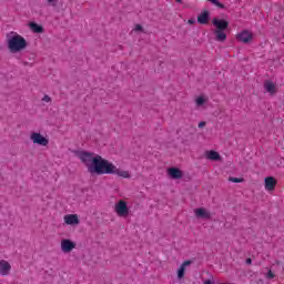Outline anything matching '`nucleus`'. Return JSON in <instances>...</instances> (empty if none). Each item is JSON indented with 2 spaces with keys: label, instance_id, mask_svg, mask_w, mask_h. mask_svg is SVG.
Returning <instances> with one entry per match:
<instances>
[{
  "label": "nucleus",
  "instance_id": "1",
  "mask_svg": "<svg viewBox=\"0 0 284 284\" xmlns=\"http://www.w3.org/2000/svg\"><path fill=\"white\" fill-rule=\"evenodd\" d=\"M75 156L80 159L81 163L85 165L89 174H116L122 179H130V172L121 171L109 160L103 159L101 155L90 151H77Z\"/></svg>",
  "mask_w": 284,
  "mask_h": 284
},
{
  "label": "nucleus",
  "instance_id": "2",
  "mask_svg": "<svg viewBox=\"0 0 284 284\" xmlns=\"http://www.w3.org/2000/svg\"><path fill=\"white\" fill-rule=\"evenodd\" d=\"M8 50L12 54H17V52H22V50H26L28 48V41L23 36H19L18 33H14L11 38L8 39L7 42Z\"/></svg>",
  "mask_w": 284,
  "mask_h": 284
},
{
  "label": "nucleus",
  "instance_id": "3",
  "mask_svg": "<svg viewBox=\"0 0 284 284\" xmlns=\"http://www.w3.org/2000/svg\"><path fill=\"white\" fill-rule=\"evenodd\" d=\"M212 23L215 27V41H220L221 43L226 41L227 34L225 33V30L230 28V22L227 20H220L219 18H213Z\"/></svg>",
  "mask_w": 284,
  "mask_h": 284
},
{
  "label": "nucleus",
  "instance_id": "4",
  "mask_svg": "<svg viewBox=\"0 0 284 284\" xmlns=\"http://www.w3.org/2000/svg\"><path fill=\"white\" fill-rule=\"evenodd\" d=\"M114 212L118 214V216H121L125 219L130 214V209L128 207V202L120 200L115 204Z\"/></svg>",
  "mask_w": 284,
  "mask_h": 284
},
{
  "label": "nucleus",
  "instance_id": "5",
  "mask_svg": "<svg viewBox=\"0 0 284 284\" xmlns=\"http://www.w3.org/2000/svg\"><path fill=\"white\" fill-rule=\"evenodd\" d=\"M30 139H31L32 143H34L36 145L45 146V145H48V143H50V140L48 138L43 136V134H41L39 132L31 133Z\"/></svg>",
  "mask_w": 284,
  "mask_h": 284
},
{
  "label": "nucleus",
  "instance_id": "6",
  "mask_svg": "<svg viewBox=\"0 0 284 284\" xmlns=\"http://www.w3.org/2000/svg\"><path fill=\"white\" fill-rule=\"evenodd\" d=\"M77 247V243L72 242L71 240L64 239L61 241V250L64 254H70Z\"/></svg>",
  "mask_w": 284,
  "mask_h": 284
},
{
  "label": "nucleus",
  "instance_id": "7",
  "mask_svg": "<svg viewBox=\"0 0 284 284\" xmlns=\"http://www.w3.org/2000/svg\"><path fill=\"white\" fill-rule=\"evenodd\" d=\"M264 90H265V92L271 94V97H274V94H276V92H278V88L276 87L275 83L272 82V80L264 81Z\"/></svg>",
  "mask_w": 284,
  "mask_h": 284
},
{
  "label": "nucleus",
  "instance_id": "8",
  "mask_svg": "<svg viewBox=\"0 0 284 284\" xmlns=\"http://www.w3.org/2000/svg\"><path fill=\"white\" fill-rule=\"evenodd\" d=\"M196 219H204L205 221L212 219V213H210L205 207H199L194 210Z\"/></svg>",
  "mask_w": 284,
  "mask_h": 284
},
{
  "label": "nucleus",
  "instance_id": "9",
  "mask_svg": "<svg viewBox=\"0 0 284 284\" xmlns=\"http://www.w3.org/2000/svg\"><path fill=\"white\" fill-rule=\"evenodd\" d=\"M254 36L247 30H244L240 33H237L236 39L237 41H241V43H250L252 41Z\"/></svg>",
  "mask_w": 284,
  "mask_h": 284
},
{
  "label": "nucleus",
  "instance_id": "10",
  "mask_svg": "<svg viewBox=\"0 0 284 284\" xmlns=\"http://www.w3.org/2000/svg\"><path fill=\"white\" fill-rule=\"evenodd\" d=\"M168 174L170 179H173L174 181H179L183 179V171H181L179 168H170L168 169Z\"/></svg>",
  "mask_w": 284,
  "mask_h": 284
},
{
  "label": "nucleus",
  "instance_id": "11",
  "mask_svg": "<svg viewBox=\"0 0 284 284\" xmlns=\"http://www.w3.org/2000/svg\"><path fill=\"white\" fill-rule=\"evenodd\" d=\"M12 270V266L8 263L6 260L0 261V274L1 276H8L10 274V271Z\"/></svg>",
  "mask_w": 284,
  "mask_h": 284
},
{
  "label": "nucleus",
  "instance_id": "12",
  "mask_svg": "<svg viewBox=\"0 0 284 284\" xmlns=\"http://www.w3.org/2000/svg\"><path fill=\"white\" fill-rule=\"evenodd\" d=\"M64 223L67 225H79V215L77 214H68L64 216Z\"/></svg>",
  "mask_w": 284,
  "mask_h": 284
},
{
  "label": "nucleus",
  "instance_id": "13",
  "mask_svg": "<svg viewBox=\"0 0 284 284\" xmlns=\"http://www.w3.org/2000/svg\"><path fill=\"white\" fill-rule=\"evenodd\" d=\"M264 183L265 190H267L268 192H272L274 187H276V179H274L273 176L265 178Z\"/></svg>",
  "mask_w": 284,
  "mask_h": 284
},
{
  "label": "nucleus",
  "instance_id": "14",
  "mask_svg": "<svg viewBox=\"0 0 284 284\" xmlns=\"http://www.w3.org/2000/svg\"><path fill=\"white\" fill-rule=\"evenodd\" d=\"M207 21H210V11L204 10L197 16V23H200V26H206Z\"/></svg>",
  "mask_w": 284,
  "mask_h": 284
},
{
  "label": "nucleus",
  "instance_id": "15",
  "mask_svg": "<svg viewBox=\"0 0 284 284\" xmlns=\"http://www.w3.org/2000/svg\"><path fill=\"white\" fill-rule=\"evenodd\" d=\"M30 30L34 32L36 34H41L43 33V26L38 24L37 22H30L29 23Z\"/></svg>",
  "mask_w": 284,
  "mask_h": 284
},
{
  "label": "nucleus",
  "instance_id": "16",
  "mask_svg": "<svg viewBox=\"0 0 284 284\" xmlns=\"http://www.w3.org/2000/svg\"><path fill=\"white\" fill-rule=\"evenodd\" d=\"M206 159H209V161H221V154L216 151H207Z\"/></svg>",
  "mask_w": 284,
  "mask_h": 284
},
{
  "label": "nucleus",
  "instance_id": "17",
  "mask_svg": "<svg viewBox=\"0 0 284 284\" xmlns=\"http://www.w3.org/2000/svg\"><path fill=\"white\" fill-rule=\"evenodd\" d=\"M213 6H216V8H220V10H225V4L221 3L219 0H207Z\"/></svg>",
  "mask_w": 284,
  "mask_h": 284
},
{
  "label": "nucleus",
  "instance_id": "18",
  "mask_svg": "<svg viewBox=\"0 0 284 284\" xmlns=\"http://www.w3.org/2000/svg\"><path fill=\"white\" fill-rule=\"evenodd\" d=\"M185 276V268L184 266H180L178 270V278H183Z\"/></svg>",
  "mask_w": 284,
  "mask_h": 284
},
{
  "label": "nucleus",
  "instance_id": "19",
  "mask_svg": "<svg viewBox=\"0 0 284 284\" xmlns=\"http://www.w3.org/2000/svg\"><path fill=\"white\" fill-rule=\"evenodd\" d=\"M196 105L201 106L205 104V98L203 95H200L196 100H195Z\"/></svg>",
  "mask_w": 284,
  "mask_h": 284
},
{
  "label": "nucleus",
  "instance_id": "20",
  "mask_svg": "<svg viewBox=\"0 0 284 284\" xmlns=\"http://www.w3.org/2000/svg\"><path fill=\"white\" fill-rule=\"evenodd\" d=\"M229 181H231V183H243V181H245L243 178H229Z\"/></svg>",
  "mask_w": 284,
  "mask_h": 284
},
{
  "label": "nucleus",
  "instance_id": "21",
  "mask_svg": "<svg viewBox=\"0 0 284 284\" xmlns=\"http://www.w3.org/2000/svg\"><path fill=\"white\" fill-rule=\"evenodd\" d=\"M275 276L276 275L272 271H268L266 274V278H268V280L275 278Z\"/></svg>",
  "mask_w": 284,
  "mask_h": 284
},
{
  "label": "nucleus",
  "instance_id": "22",
  "mask_svg": "<svg viewBox=\"0 0 284 284\" xmlns=\"http://www.w3.org/2000/svg\"><path fill=\"white\" fill-rule=\"evenodd\" d=\"M135 32H143V26L136 24L135 26Z\"/></svg>",
  "mask_w": 284,
  "mask_h": 284
},
{
  "label": "nucleus",
  "instance_id": "23",
  "mask_svg": "<svg viewBox=\"0 0 284 284\" xmlns=\"http://www.w3.org/2000/svg\"><path fill=\"white\" fill-rule=\"evenodd\" d=\"M189 265H192V261L187 260L182 263V266L187 267Z\"/></svg>",
  "mask_w": 284,
  "mask_h": 284
},
{
  "label": "nucleus",
  "instance_id": "24",
  "mask_svg": "<svg viewBox=\"0 0 284 284\" xmlns=\"http://www.w3.org/2000/svg\"><path fill=\"white\" fill-rule=\"evenodd\" d=\"M187 23H189V26H194V23H196V19L191 18L187 20Z\"/></svg>",
  "mask_w": 284,
  "mask_h": 284
},
{
  "label": "nucleus",
  "instance_id": "25",
  "mask_svg": "<svg viewBox=\"0 0 284 284\" xmlns=\"http://www.w3.org/2000/svg\"><path fill=\"white\" fill-rule=\"evenodd\" d=\"M42 101H45L47 103H50V101H52V99L49 95H44Z\"/></svg>",
  "mask_w": 284,
  "mask_h": 284
},
{
  "label": "nucleus",
  "instance_id": "26",
  "mask_svg": "<svg viewBox=\"0 0 284 284\" xmlns=\"http://www.w3.org/2000/svg\"><path fill=\"white\" fill-rule=\"evenodd\" d=\"M47 1H48V3H49L50 6H53V7L57 6V0H47Z\"/></svg>",
  "mask_w": 284,
  "mask_h": 284
},
{
  "label": "nucleus",
  "instance_id": "27",
  "mask_svg": "<svg viewBox=\"0 0 284 284\" xmlns=\"http://www.w3.org/2000/svg\"><path fill=\"white\" fill-rule=\"evenodd\" d=\"M205 121H201L199 124H197V128H205Z\"/></svg>",
  "mask_w": 284,
  "mask_h": 284
},
{
  "label": "nucleus",
  "instance_id": "28",
  "mask_svg": "<svg viewBox=\"0 0 284 284\" xmlns=\"http://www.w3.org/2000/svg\"><path fill=\"white\" fill-rule=\"evenodd\" d=\"M246 265H252V258H246Z\"/></svg>",
  "mask_w": 284,
  "mask_h": 284
},
{
  "label": "nucleus",
  "instance_id": "29",
  "mask_svg": "<svg viewBox=\"0 0 284 284\" xmlns=\"http://www.w3.org/2000/svg\"><path fill=\"white\" fill-rule=\"evenodd\" d=\"M204 284H214V282L212 280H206L204 281Z\"/></svg>",
  "mask_w": 284,
  "mask_h": 284
},
{
  "label": "nucleus",
  "instance_id": "30",
  "mask_svg": "<svg viewBox=\"0 0 284 284\" xmlns=\"http://www.w3.org/2000/svg\"><path fill=\"white\" fill-rule=\"evenodd\" d=\"M176 3H183V0H175Z\"/></svg>",
  "mask_w": 284,
  "mask_h": 284
}]
</instances>
